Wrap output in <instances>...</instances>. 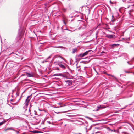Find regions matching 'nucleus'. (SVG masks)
<instances>
[{"instance_id": "9d476101", "label": "nucleus", "mask_w": 134, "mask_h": 134, "mask_svg": "<svg viewBox=\"0 0 134 134\" xmlns=\"http://www.w3.org/2000/svg\"><path fill=\"white\" fill-rule=\"evenodd\" d=\"M92 125L90 126L89 127L87 125L86 126V127L85 129L86 131V132H88V131L89 130H90L92 128Z\"/></svg>"}, {"instance_id": "ea45409f", "label": "nucleus", "mask_w": 134, "mask_h": 134, "mask_svg": "<svg viewBox=\"0 0 134 134\" xmlns=\"http://www.w3.org/2000/svg\"><path fill=\"white\" fill-rule=\"evenodd\" d=\"M68 99H67V100H69V99H68Z\"/></svg>"}, {"instance_id": "c9c22d12", "label": "nucleus", "mask_w": 134, "mask_h": 134, "mask_svg": "<svg viewBox=\"0 0 134 134\" xmlns=\"http://www.w3.org/2000/svg\"><path fill=\"white\" fill-rule=\"evenodd\" d=\"M134 68V66H133L132 68H131L130 69H132L133 68Z\"/></svg>"}, {"instance_id": "c03bdc74", "label": "nucleus", "mask_w": 134, "mask_h": 134, "mask_svg": "<svg viewBox=\"0 0 134 134\" xmlns=\"http://www.w3.org/2000/svg\"><path fill=\"white\" fill-rule=\"evenodd\" d=\"M131 64L130 63V65H131Z\"/></svg>"}, {"instance_id": "7c9ffc66", "label": "nucleus", "mask_w": 134, "mask_h": 134, "mask_svg": "<svg viewBox=\"0 0 134 134\" xmlns=\"http://www.w3.org/2000/svg\"><path fill=\"white\" fill-rule=\"evenodd\" d=\"M67 30H68V31H74V30L73 31H71L70 30H69L68 29H67Z\"/></svg>"}, {"instance_id": "412c9836", "label": "nucleus", "mask_w": 134, "mask_h": 134, "mask_svg": "<svg viewBox=\"0 0 134 134\" xmlns=\"http://www.w3.org/2000/svg\"><path fill=\"white\" fill-rule=\"evenodd\" d=\"M31 132L35 133H38V131H36V130L31 131Z\"/></svg>"}, {"instance_id": "aec40b11", "label": "nucleus", "mask_w": 134, "mask_h": 134, "mask_svg": "<svg viewBox=\"0 0 134 134\" xmlns=\"http://www.w3.org/2000/svg\"><path fill=\"white\" fill-rule=\"evenodd\" d=\"M114 132L118 134H119V131L118 130H116L114 129Z\"/></svg>"}, {"instance_id": "473e14b6", "label": "nucleus", "mask_w": 134, "mask_h": 134, "mask_svg": "<svg viewBox=\"0 0 134 134\" xmlns=\"http://www.w3.org/2000/svg\"><path fill=\"white\" fill-rule=\"evenodd\" d=\"M48 122L49 123V124H50L51 123L49 121H48Z\"/></svg>"}, {"instance_id": "6ab92c4d", "label": "nucleus", "mask_w": 134, "mask_h": 134, "mask_svg": "<svg viewBox=\"0 0 134 134\" xmlns=\"http://www.w3.org/2000/svg\"><path fill=\"white\" fill-rule=\"evenodd\" d=\"M59 66L60 67L63 68L64 69H65L66 68L63 65L60 64Z\"/></svg>"}, {"instance_id": "2f4dec72", "label": "nucleus", "mask_w": 134, "mask_h": 134, "mask_svg": "<svg viewBox=\"0 0 134 134\" xmlns=\"http://www.w3.org/2000/svg\"><path fill=\"white\" fill-rule=\"evenodd\" d=\"M70 120L68 119V120H67L68 121V122L70 121Z\"/></svg>"}, {"instance_id": "f03ea898", "label": "nucleus", "mask_w": 134, "mask_h": 134, "mask_svg": "<svg viewBox=\"0 0 134 134\" xmlns=\"http://www.w3.org/2000/svg\"><path fill=\"white\" fill-rule=\"evenodd\" d=\"M75 106L71 103H68V112L69 111L71 110L75 109Z\"/></svg>"}, {"instance_id": "c85d7f7f", "label": "nucleus", "mask_w": 134, "mask_h": 134, "mask_svg": "<svg viewBox=\"0 0 134 134\" xmlns=\"http://www.w3.org/2000/svg\"><path fill=\"white\" fill-rule=\"evenodd\" d=\"M105 53V52L104 51H102L101 53Z\"/></svg>"}, {"instance_id": "4be33fe9", "label": "nucleus", "mask_w": 134, "mask_h": 134, "mask_svg": "<svg viewBox=\"0 0 134 134\" xmlns=\"http://www.w3.org/2000/svg\"><path fill=\"white\" fill-rule=\"evenodd\" d=\"M112 20H111V21L113 22L115 20H114V19H113V18H114V16H113V15H112Z\"/></svg>"}, {"instance_id": "f704fd0d", "label": "nucleus", "mask_w": 134, "mask_h": 134, "mask_svg": "<svg viewBox=\"0 0 134 134\" xmlns=\"http://www.w3.org/2000/svg\"><path fill=\"white\" fill-rule=\"evenodd\" d=\"M129 61L127 62V63L129 64H130V63H129Z\"/></svg>"}, {"instance_id": "2eb2a0df", "label": "nucleus", "mask_w": 134, "mask_h": 134, "mask_svg": "<svg viewBox=\"0 0 134 134\" xmlns=\"http://www.w3.org/2000/svg\"><path fill=\"white\" fill-rule=\"evenodd\" d=\"M77 56L78 57L82 58L85 56L83 55L82 53H81L80 54L77 55Z\"/></svg>"}, {"instance_id": "7ed1b4c3", "label": "nucleus", "mask_w": 134, "mask_h": 134, "mask_svg": "<svg viewBox=\"0 0 134 134\" xmlns=\"http://www.w3.org/2000/svg\"><path fill=\"white\" fill-rule=\"evenodd\" d=\"M92 71L90 69L86 71L85 76L87 78H90L92 76Z\"/></svg>"}, {"instance_id": "37998d69", "label": "nucleus", "mask_w": 134, "mask_h": 134, "mask_svg": "<svg viewBox=\"0 0 134 134\" xmlns=\"http://www.w3.org/2000/svg\"><path fill=\"white\" fill-rule=\"evenodd\" d=\"M132 46H131H131H130V47H132Z\"/></svg>"}, {"instance_id": "c756f323", "label": "nucleus", "mask_w": 134, "mask_h": 134, "mask_svg": "<svg viewBox=\"0 0 134 134\" xmlns=\"http://www.w3.org/2000/svg\"><path fill=\"white\" fill-rule=\"evenodd\" d=\"M110 75V76H111V77H114V76L113 75H111L110 74H109Z\"/></svg>"}, {"instance_id": "a211bd4d", "label": "nucleus", "mask_w": 134, "mask_h": 134, "mask_svg": "<svg viewBox=\"0 0 134 134\" xmlns=\"http://www.w3.org/2000/svg\"><path fill=\"white\" fill-rule=\"evenodd\" d=\"M97 109L96 110V111H98L99 109H102V107H101V105L98 106L97 107Z\"/></svg>"}, {"instance_id": "423d86ee", "label": "nucleus", "mask_w": 134, "mask_h": 134, "mask_svg": "<svg viewBox=\"0 0 134 134\" xmlns=\"http://www.w3.org/2000/svg\"><path fill=\"white\" fill-rule=\"evenodd\" d=\"M31 98V96H29L27 97V98L26 99V101L25 102V105L26 106H28V103L29 102L30 99Z\"/></svg>"}, {"instance_id": "39448f33", "label": "nucleus", "mask_w": 134, "mask_h": 134, "mask_svg": "<svg viewBox=\"0 0 134 134\" xmlns=\"http://www.w3.org/2000/svg\"><path fill=\"white\" fill-rule=\"evenodd\" d=\"M105 37L109 39H112L115 38V36L114 34H107Z\"/></svg>"}, {"instance_id": "f8f14e48", "label": "nucleus", "mask_w": 134, "mask_h": 134, "mask_svg": "<svg viewBox=\"0 0 134 134\" xmlns=\"http://www.w3.org/2000/svg\"><path fill=\"white\" fill-rule=\"evenodd\" d=\"M91 51V50H90L87 51L85 52L84 53H82L83 55L85 56L87 55L88 54V53H89V52H90Z\"/></svg>"}, {"instance_id": "f257e3e1", "label": "nucleus", "mask_w": 134, "mask_h": 134, "mask_svg": "<svg viewBox=\"0 0 134 134\" xmlns=\"http://www.w3.org/2000/svg\"><path fill=\"white\" fill-rule=\"evenodd\" d=\"M73 71L68 66V79H73Z\"/></svg>"}, {"instance_id": "e433bc0d", "label": "nucleus", "mask_w": 134, "mask_h": 134, "mask_svg": "<svg viewBox=\"0 0 134 134\" xmlns=\"http://www.w3.org/2000/svg\"><path fill=\"white\" fill-rule=\"evenodd\" d=\"M110 3H112V2H111V1H110Z\"/></svg>"}, {"instance_id": "cd10ccee", "label": "nucleus", "mask_w": 134, "mask_h": 134, "mask_svg": "<svg viewBox=\"0 0 134 134\" xmlns=\"http://www.w3.org/2000/svg\"><path fill=\"white\" fill-rule=\"evenodd\" d=\"M58 75H59V74L58 75V74H55L53 75V76H58Z\"/></svg>"}, {"instance_id": "0eeeda50", "label": "nucleus", "mask_w": 134, "mask_h": 134, "mask_svg": "<svg viewBox=\"0 0 134 134\" xmlns=\"http://www.w3.org/2000/svg\"><path fill=\"white\" fill-rule=\"evenodd\" d=\"M120 44H113L109 45V46L111 48V49L116 48L118 47V46H119Z\"/></svg>"}, {"instance_id": "5701e85b", "label": "nucleus", "mask_w": 134, "mask_h": 134, "mask_svg": "<svg viewBox=\"0 0 134 134\" xmlns=\"http://www.w3.org/2000/svg\"><path fill=\"white\" fill-rule=\"evenodd\" d=\"M5 121H4V122H0V126L2 125L3 124L5 123Z\"/></svg>"}, {"instance_id": "bb28decb", "label": "nucleus", "mask_w": 134, "mask_h": 134, "mask_svg": "<svg viewBox=\"0 0 134 134\" xmlns=\"http://www.w3.org/2000/svg\"><path fill=\"white\" fill-rule=\"evenodd\" d=\"M63 22H64V24L65 25H66V22H65V20H63Z\"/></svg>"}, {"instance_id": "20e7f679", "label": "nucleus", "mask_w": 134, "mask_h": 134, "mask_svg": "<svg viewBox=\"0 0 134 134\" xmlns=\"http://www.w3.org/2000/svg\"><path fill=\"white\" fill-rule=\"evenodd\" d=\"M69 79V80H68V89H69V88H71V90H73L74 89V88L73 86H71L70 87L71 85H72L73 81V80H71V79Z\"/></svg>"}, {"instance_id": "f3484780", "label": "nucleus", "mask_w": 134, "mask_h": 134, "mask_svg": "<svg viewBox=\"0 0 134 134\" xmlns=\"http://www.w3.org/2000/svg\"><path fill=\"white\" fill-rule=\"evenodd\" d=\"M77 51V48H75L74 49H72V53L73 54L74 53H75L76 52V51Z\"/></svg>"}, {"instance_id": "1a4fd4ad", "label": "nucleus", "mask_w": 134, "mask_h": 134, "mask_svg": "<svg viewBox=\"0 0 134 134\" xmlns=\"http://www.w3.org/2000/svg\"><path fill=\"white\" fill-rule=\"evenodd\" d=\"M34 121L35 122L36 124L39 123L40 121V119L38 117H35L34 118Z\"/></svg>"}, {"instance_id": "dca6fc26", "label": "nucleus", "mask_w": 134, "mask_h": 134, "mask_svg": "<svg viewBox=\"0 0 134 134\" xmlns=\"http://www.w3.org/2000/svg\"><path fill=\"white\" fill-rule=\"evenodd\" d=\"M72 101L74 102H76L78 101V99L77 98H74L71 99Z\"/></svg>"}, {"instance_id": "58836bf2", "label": "nucleus", "mask_w": 134, "mask_h": 134, "mask_svg": "<svg viewBox=\"0 0 134 134\" xmlns=\"http://www.w3.org/2000/svg\"><path fill=\"white\" fill-rule=\"evenodd\" d=\"M70 115H68L67 116H69Z\"/></svg>"}, {"instance_id": "6e6552de", "label": "nucleus", "mask_w": 134, "mask_h": 134, "mask_svg": "<svg viewBox=\"0 0 134 134\" xmlns=\"http://www.w3.org/2000/svg\"><path fill=\"white\" fill-rule=\"evenodd\" d=\"M79 35L81 38H83L85 39L87 36L84 32H82V33L79 34Z\"/></svg>"}, {"instance_id": "a18cd8bd", "label": "nucleus", "mask_w": 134, "mask_h": 134, "mask_svg": "<svg viewBox=\"0 0 134 134\" xmlns=\"http://www.w3.org/2000/svg\"><path fill=\"white\" fill-rule=\"evenodd\" d=\"M133 75H134V73H133Z\"/></svg>"}, {"instance_id": "ddd939ff", "label": "nucleus", "mask_w": 134, "mask_h": 134, "mask_svg": "<svg viewBox=\"0 0 134 134\" xmlns=\"http://www.w3.org/2000/svg\"><path fill=\"white\" fill-rule=\"evenodd\" d=\"M26 75L28 77H32L33 76V74H32L29 73H26Z\"/></svg>"}, {"instance_id": "72a5a7b5", "label": "nucleus", "mask_w": 134, "mask_h": 134, "mask_svg": "<svg viewBox=\"0 0 134 134\" xmlns=\"http://www.w3.org/2000/svg\"><path fill=\"white\" fill-rule=\"evenodd\" d=\"M126 107H127V106H125V107L124 108H122V109H124V108H125Z\"/></svg>"}, {"instance_id": "393cba45", "label": "nucleus", "mask_w": 134, "mask_h": 134, "mask_svg": "<svg viewBox=\"0 0 134 134\" xmlns=\"http://www.w3.org/2000/svg\"><path fill=\"white\" fill-rule=\"evenodd\" d=\"M134 61V57L132 58L131 60V62L132 63V61Z\"/></svg>"}, {"instance_id": "4468645a", "label": "nucleus", "mask_w": 134, "mask_h": 134, "mask_svg": "<svg viewBox=\"0 0 134 134\" xmlns=\"http://www.w3.org/2000/svg\"><path fill=\"white\" fill-rule=\"evenodd\" d=\"M59 75L60 76H62L63 77H64V78H66L67 77V76L66 74H59Z\"/></svg>"}, {"instance_id": "79ce46f5", "label": "nucleus", "mask_w": 134, "mask_h": 134, "mask_svg": "<svg viewBox=\"0 0 134 134\" xmlns=\"http://www.w3.org/2000/svg\"><path fill=\"white\" fill-rule=\"evenodd\" d=\"M71 89L70 90H69V91H70V90H71Z\"/></svg>"}, {"instance_id": "a878e982", "label": "nucleus", "mask_w": 134, "mask_h": 134, "mask_svg": "<svg viewBox=\"0 0 134 134\" xmlns=\"http://www.w3.org/2000/svg\"><path fill=\"white\" fill-rule=\"evenodd\" d=\"M125 73H131L132 72H131L130 71H125Z\"/></svg>"}, {"instance_id": "9b49d317", "label": "nucleus", "mask_w": 134, "mask_h": 134, "mask_svg": "<svg viewBox=\"0 0 134 134\" xmlns=\"http://www.w3.org/2000/svg\"><path fill=\"white\" fill-rule=\"evenodd\" d=\"M134 5V2H130L129 3V4L127 7V8H129V7H133Z\"/></svg>"}, {"instance_id": "a19ab883", "label": "nucleus", "mask_w": 134, "mask_h": 134, "mask_svg": "<svg viewBox=\"0 0 134 134\" xmlns=\"http://www.w3.org/2000/svg\"><path fill=\"white\" fill-rule=\"evenodd\" d=\"M66 126V124H65V126Z\"/></svg>"}, {"instance_id": "b1692460", "label": "nucleus", "mask_w": 134, "mask_h": 134, "mask_svg": "<svg viewBox=\"0 0 134 134\" xmlns=\"http://www.w3.org/2000/svg\"><path fill=\"white\" fill-rule=\"evenodd\" d=\"M108 130L109 131H111V132H114V130H111L109 128H108Z\"/></svg>"}, {"instance_id": "4c0bfd02", "label": "nucleus", "mask_w": 134, "mask_h": 134, "mask_svg": "<svg viewBox=\"0 0 134 134\" xmlns=\"http://www.w3.org/2000/svg\"><path fill=\"white\" fill-rule=\"evenodd\" d=\"M94 70H95V71L96 72H97V74H98L97 72V71H96V70H95V69H94Z\"/></svg>"}]
</instances>
